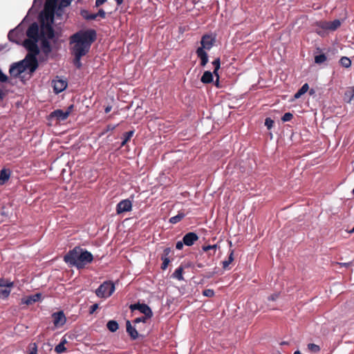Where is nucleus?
<instances>
[{
  "mask_svg": "<svg viewBox=\"0 0 354 354\" xmlns=\"http://www.w3.org/2000/svg\"><path fill=\"white\" fill-rule=\"evenodd\" d=\"M96 39V31L93 29L80 30L70 37V43L73 44L71 50L74 56L73 64L78 69L82 66L81 58L86 55L91 46Z\"/></svg>",
  "mask_w": 354,
  "mask_h": 354,
  "instance_id": "f257e3e1",
  "label": "nucleus"
},
{
  "mask_svg": "<svg viewBox=\"0 0 354 354\" xmlns=\"http://www.w3.org/2000/svg\"><path fill=\"white\" fill-rule=\"evenodd\" d=\"M64 260L66 263L75 266L77 269H82L93 261V254L82 249L79 246L75 247L64 257Z\"/></svg>",
  "mask_w": 354,
  "mask_h": 354,
  "instance_id": "f03ea898",
  "label": "nucleus"
},
{
  "mask_svg": "<svg viewBox=\"0 0 354 354\" xmlns=\"http://www.w3.org/2000/svg\"><path fill=\"white\" fill-rule=\"evenodd\" d=\"M54 21V11H48L46 12L44 19H41L40 25V38H47L53 39L55 37V30L53 28Z\"/></svg>",
  "mask_w": 354,
  "mask_h": 354,
  "instance_id": "7ed1b4c3",
  "label": "nucleus"
},
{
  "mask_svg": "<svg viewBox=\"0 0 354 354\" xmlns=\"http://www.w3.org/2000/svg\"><path fill=\"white\" fill-rule=\"evenodd\" d=\"M115 291V285L110 281L102 283L95 290L96 295L100 298L109 297Z\"/></svg>",
  "mask_w": 354,
  "mask_h": 354,
  "instance_id": "20e7f679",
  "label": "nucleus"
},
{
  "mask_svg": "<svg viewBox=\"0 0 354 354\" xmlns=\"http://www.w3.org/2000/svg\"><path fill=\"white\" fill-rule=\"evenodd\" d=\"M37 39H26L23 45L28 51L27 55L37 56L39 53V49L37 45Z\"/></svg>",
  "mask_w": 354,
  "mask_h": 354,
  "instance_id": "39448f33",
  "label": "nucleus"
},
{
  "mask_svg": "<svg viewBox=\"0 0 354 354\" xmlns=\"http://www.w3.org/2000/svg\"><path fill=\"white\" fill-rule=\"evenodd\" d=\"M21 62L24 63L25 71L28 69L30 74L34 73L38 67L37 56L26 55L25 59Z\"/></svg>",
  "mask_w": 354,
  "mask_h": 354,
  "instance_id": "423d86ee",
  "label": "nucleus"
},
{
  "mask_svg": "<svg viewBox=\"0 0 354 354\" xmlns=\"http://www.w3.org/2000/svg\"><path fill=\"white\" fill-rule=\"evenodd\" d=\"M215 41V37L212 36V35L205 34L201 38V46L200 48H202L203 50H210L214 45Z\"/></svg>",
  "mask_w": 354,
  "mask_h": 354,
  "instance_id": "0eeeda50",
  "label": "nucleus"
},
{
  "mask_svg": "<svg viewBox=\"0 0 354 354\" xmlns=\"http://www.w3.org/2000/svg\"><path fill=\"white\" fill-rule=\"evenodd\" d=\"M28 39H40V29L38 24L34 22L30 24L26 31Z\"/></svg>",
  "mask_w": 354,
  "mask_h": 354,
  "instance_id": "6e6552de",
  "label": "nucleus"
},
{
  "mask_svg": "<svg viewBox=\"0 0 354 354\" xmlns=\"http://www.w3.org/2000/svg\"><path fill=\"white\" fill-rule=\"evenodd\" d=\"M130 309L133 311L138 310L141 313L147 315V317H152L153 313L150 307L145 304H134L130 306Z\"/></svg>",
  "mask_w": 354,
  "mask_h": 354,
  "instance_id": "1a4fd4ad",
  "label": "nucleus"
},
{
  "mask_svg": "<svg viewBox=\"0 0 354 354\" xmlns=\"http://www.w3.org/2000/svg\"><path fill=\"white\" fill-rule=\"evenodd\" d=\"M132 209V203L129 199L122 200L116 206V212L120 214L123 212H130Z\"/></svg>",
  "mask_w": 354,
  "mask_h": 354,
  "instance_id": "9d476101",
  "label": "nucleus"
},
{
  "mask_svg": "<svg viewBox=\"0 0 354 354\" xmlns=\"http://www.w3.org/2000/svg\"><path fill=\"white\" fill-rule=\"evenodd\" d=\"M24 63L22 62L12 64L9 69V73L10 75L17 77L20 74L24 73L25 71V67L24 66Z\"/></svg>",
  "mask_w": 354,
  "mask_h": 354,
  "instance_id": "9b49d317",
  "label": "nucleus"
},
{
  "mask_svg": "<svg viewBox=\"0 0 354 354\" xmlns=\"http://www.w3.org/2000/svg\"><path fill=\"white\" fill-rule=\"evenodd\" d=\"M54 326L57 328L64 326L66 322V318L63 311H58L53 313Z\"/></svg>",
  "mask_w": 354,
  "mask_h": 354,
  "instance_id": "f8f14e48",
  "label": "nucleus"
},
{
  "mask_svg": "<svg viewBox=\"0 0 354 354\" xmlns=\"http://www.w3.org/2000/svg\"><path fill=\"white\" fill-rule=\"evenodd\" d=\"M54 92L55 93H59L64 91L67 87V82L64 80L56 79L52 82Z\"/></svg>",
  "mask_w": 354,
  "mask_h": 354,
  "instance_id": "ddd939ff",
  "label": "nucleus"
},
{
  "mask_svg": "<svg viewBox=\"0 0 354 354\" xmlns=\"http://www.w3.org/2000/svg\"><path fill=\"white\" fill-rule=\"evenodd\" d=\"M21 36V30L19 28V27H17L16 28L9 31L8 38L12 42L19 44Z\"/></svg>",
  "mask_w": 354,
  "mask_h": 354,
  "instance_id": "4468645a",
  "label": "nucleus"
},
{
  "mask_svg": "<svg viewBox=\"0 0 354 354\" xmlns=\"http://www.w3.org/2000/svg\"><path fill=\"white\" fill-rule=\"evenodd\" d=\"M185 245L192 246L198 239V235L194 232H188L183 238Z\"/></svg>",
  "mask_w": 354,
  "mask_h": 354,
  "instance_id": "2eb2a0df",
  "label": "nucleus"
},
{
  "mask_svg": "<svg viewBox=\"0 0 354 354\" xmlns=\"http://www.w3.org/2000/svg\"><path fill=\"white\" fill-rule=\"evenodd\" d=\"M196 53L197 57L201 59V65L205 66L208 62V55L205 50H203L202 48H198Z\"/></svg>",
  "mask_w": 354,
  "mask_h": 354,
  "instance_id": "dca6fc26",
  "label": "nucleus"
},
{
  "mask_svg": "<svg viewBox=\"0 0 354 354\" xmlns=\"http://www.w3.org/2000/svg\"><path fill=\"white\" fill-rule=\"evenodd\" d=\"M41 297V293H36L32 295L28 296L22 299V304L26 305H32V304L38 301Z\"/></svg>",
  "mask_w": 354,
  "mask_h": 354,
  "instance_id": "f3484780",
  "label": "nucleus"
},
{
  "mask_svg": "<svg viewBox=\"0 0 354 354\" xmlns=\"http://www.w3.org/2000/svg\"><path fill=\"white\" fill-rule=\"evenodd\" d=\"M50 116L56 118L59 121H63L68 118V112H65V111L62 109H57L51 113Z\"/></svg>",
  "mask_w": 354,
  "mask_h": 354,
  "instance_id": "a211bd4d",
  "label": "nucleus"
},
{
  "mask_svg": "<svg viewBox=\"0 0 354 354\" xmlns=\"http://www.w3.org/2000/svg\"><path fill=\"white\" fill-rule=\"evenodd\" d=\"M127 332L132 339H136L138 337V333L137 330L131 325L130 321L126 322Z\"/></svg>",
  "mask_w": 354,
  "mask_h": 354,
  "instance_id": "6ab92c4d",
  "label": "nucleus"
},
{
  "mask_svg": "<svg viewBox=\"0 0 354 354\" xmlns=\"http://www.w3.org/2000/svg\"><path fill=\"white\" fill-rule=\"evenodd\" d=\"M10 174L9 169L3 168L0 171V185H4L9 180Z\"/></svg>",
  "mask_w": 354,
  "mask_h": 354,
  "instance_id": "aec40b11",
  "label": "nucleus"
},
{
  "mask_svg": "<svg viewBox=\"0 0 354 354\" xmlns=\"http://www.w3.org/2000/svg\"><path fill=\"white\" fill-rule=\"evenodd\" d=\"M41 48L45 54H49L52 51V48L49 42V39L41 38Z\"/></svg>",
  "mask_w": 354,
  "mask_h": 354,
  "instance_id": "412c9836",
  "label": "nucleus"
},
{
  "mask_svg": "<svg viewBox=\"0 0 354 354\" xmlns=\"http://www.w3.org/2000/svg\"><path fill=\"white\" fill-rule=\"evenodd\" d=\"M213 72H210L209 71H206L204 72L203 75L201 78V81L203 84H209L213 82Z\"/></svg>",
  "mask_w": 354,
  "mask_h": 354,
  "instance_id": "4be33fe9",
  "label": "nucleus"
},
{
  "mask_svg": "<svg viewBox=\"0 0 354 354\" xmlns=\"http://www.w3.org/2000/svg\"><path fill=\"white\" fill-rule=\"evenodd\" d=\"M354 97V86L348 88L344 93V100L347 102H351Z\"/></svg>",
  "mask_w": 354,
  "mask_h": 354,
  "instance_id": "5701e85b",
  "label": "nucleus"
},
{
  "mask_svg": "<svg viewBox=\"0 0 354 354\" xmlns=\"http://www.w3.org/2000/svg\"><path fill=\"white\" fill-rule=\"evenodd\" d=\"M183 273V266H179L172 274L171 277L178 279V281H184Z\"/></svg>",
  "mask_w": 354,
  "mask_h": 354,
  "instance_id": "b1692460",
  "label": "nucleus"
},
{
  "mask_svg": "<svg viewBox=\"0 0 354 354\" xmlns=\"http://www.w3.org/2000/svg\"><path fill=\"white\" fill-rule=\"evenodd\" d=\"M309 88V86L307 83L303 84V86L295 93L294 95L295 99L301 97L304 93H306Z\"/></svg>",
  "mask_w": 354,
  "mask_h": 354,
  "instance_id": "393cba45",
  "label": "nucleus"
},
{
  "mask_svg": "<svg viewBox=\"0 0 354 354\" xmlns=\"http://www.w3.org/2000/svg\"><path fill=\"white\" fill-rule=\"evenodd\" d=\"M185 216V213L179 212L177 215L172 216L169 218V222L172 224H176L180 222Z\"/></svg>",
  "mask_w": 354,
  "mask_h": 354,
  "instance_id": "a878e982",
  "label": "nucleus"
},
{
  "mask_svg": "<svg viewBox=\"0 0 354 354\" xmlns=\"http://www.w3.org/2000/svg\"><path fill=\"white\" fill-rule=\"evenodd\" d=\"M134 134V131H129L123 134V140L121 143V147H124L133 137Z\"/></svg>",
  "mask_w": 354,
  "mask_h": 354,
  "instance_id": "bb28decb",
  "label": "nucleus"
},
{
  "mask_svg": "<svg viewBox=\"0 0 354 354\" xmlns=\"http://www.w3.org/2000/svg\"><path fill=\"white\" fill-rule=\"evenodd\" d=\"M106 327L111 332L113 333V332H115L118 329L119 325L116 321L110 320L108 322V323L106 324Z\"/></svg>",
  "mask_w": 354,
  "mask_h": 354,
  "instance_id": "cd10ccee",
  "label": "nucleus"
},
{
  "mask_svg": "<svg viewBox=\"0 0 354 354\" xmlns=\"http://www.w3.org/2000/svg\"><path fill=\"white\" fill-rule=\"evenodd\" d=\"M66 343V340L64 339L62 340L59 344H58L55 348V351L57 353H62L66 351V348L65 347V344Z\"/></svg>",
  "mask_w": 354,
  "mask_h": 354,
  "instance_id": "c85d7f7f",
  "label": "nucleus"
},
{
  "mask_svg": "<svg viewBox=\"0 0 354 354\" xmlns=\"http://www.w3.org/2000/svg\"><path fill=\"white\" fill-rule=\"evenodd\" d=\"M81 15L86 20H94L97 18L96 14L89 13L88 11L83 10L81 11Z\"/></svg>",
  "mask_w": 354,
  "mask_h": 354,
  "instance_id": "c756f323",
  "label": "nucleus"
},
{
  "mask_svg": "<svg viewBox=\"0 0 354 354\" xmlns=\"http://www.w3.org/2000/svg\"><path fill=\"white\" fill-rule=\"evenodd\" d=\"M234 261V251L231 250L227 260L223 261V268L225 270L228 269L229 265Z\"/></svg>",
  "mask_w": 354,
  "mask_h": 354,
  "instance_id": "7c9ffc66",
  "label": "nucleus"
},
{
  "mask_svg": "<svg viewBox=\"0 0 354 354\" xmlns=\"http://www.w3.org/2000/svg\"><path fill=\"white\" fill-rule=\"evenodd\" d=\"M14 286V283L9 279L4 278H0V287L12 288Z\"/></svg>",
  "mask_w": 354,
  "mask_h": 354,
  "instance_id": "2f4dec72",
  "label": "nucleus"
},
{
  "mask_svg": "<svg viewBox=\"0 0 354 354\" xmlns=\"http://www.w3.org/2000/svg\"><path fill=\"white\" fill-rule=\"evenodd\" d=\"M218 248L217 244L214 245H203L202 250L203 252H208L212 250V255H214Z\"/></svg>",
  "mask_w": 354,
  "mask_h": 354,
  "instance_id": "473e14b6",
  "label": "nucleus"
},
{
  "mask_svg": "<svg viewBox=\"0 0 354 354\" xmlns=\"http://www.w3.org/2000/svg\"><path fill=\"white\" fill-rule=\"evenodd\" d=\"M339 64L344 68H349L351 66V61L347 57H342L339 60Z\"/></svg>",
  "mask_w": 354,
  "mask_h": 354,
  "instance_id": "72a5a7b5",
  "label": "nucleus"
},
{
  "mask_svg": "<svg viewBox=\"0 0 354 354\" xmlns=\"http://www.w3.org/2000/svg\"><path fill=\"white\" fill-rule=\"evenodd\" d=\"M213 66H214V69L213 71V73L216 77H218V71L221 66V61L219 58H216L212 62Z\"/></svg>",
  "mask_w": 354,
  "mask_h": 354,
  "instance_id": "f704fd0d",
  "label": "nucleus"
},
{
  "mask_svg": "<svg viewBox=\"0 0 354 354\" xmlns=\"http://www.w3.org/2000/svg\"><path fill=\"white\" fill-rule=\"evenodd\" d=\"M342 22L339 19H335L333 21H330V30H337L340 26Z\"/></svg>",
  "mask_w": 354,
  "mask_h": 354,
  "instance_id": "c9c22d12",
  "label": "nucleus"
},
{
  "mask_svg": "<svg viewBox=\"0 0 354 354\" xmlns=\"http://www.w3.org/2000/svg\"><path fill=\"white\" fill-rule=\"evenodd\" d=\"M308 349L311 352V353H318L319 351H320V347L319 346L315 344H313V343H310L308 344Z\"/></svg>",
  "mask_w": 354,
  "mask_h": 354,
  "instance_id": "e433bc0d",
  "label": "nucleus"
},
{
  "mask_svg": "<svg viewBox=\"0 0 354 354\" xmlns=\"http://www.w3.org/2000/svg\"><path fill=\"white\" fill-rule=\"evenodd\" d=\"M327 59L324 54H320L315 57V62L318 64L324 63Z\"/></svg>",
  "mask_w": 354,
  "mask_h": 354,
  "instance_id": "4c0bfd02",
  "label": "nucleus"
},
{
  "mask_svg": "<svg viewBox=\"0 0 354 354\" xmlns=\"http://www.w3.org/2000/svg\"><path fill=\"white\" fill-rule=\"evenodd\" d=\"M318 26L324 30H330V21H322L318 23Z\"/></svg>",
  "mask_w": 354,
  "mask_h": 354,
  "instance_id": "58836bf2",
  "label": "nucleus"
},
{
  "mask_svg": "<svg viewBox=\"0 0 354 354\" xmlns=\"http://www.w3.org/2000/svg\"><path fill=\"white\" fill-rule=\"evenodd\" d=\"M151 317H147V315H145L144 316H142L140 317H138V318H136L134 320H133V323L134 324H138L140 322H143V323H146L147 321L150 319Z\"/></svg>",
  "mask_w": 354,
  "mask_h": 354,
  "instance_id": "ea45409f",
  "label": "nucleus"
},
{
  "mask_svg": "<svg viewBox=\"0 0 354 354\" xmlns=\"http://www.w3.org/2000/svg\"><path fill=\"white\" fill-rule=\"evenodd\" d=\"M203 295L207 297H213L214 291L212 289H205L203 291Z\"/></svg>",
  "mask_w": 354,
  "mask_h": 354,
  "instance_id": "a19ab883",
  "label": "nucleus"
},
{
  "mask_svg": "<svg viewBox=\"0 0 354 354\" xmlns=\"http://www.w3.org/2000/svg\"><path fill=\"white\" fill-rule=\"evenodd\" d=\"M161 260L162 261V263L161 265V269L165 270L167 268V267L170 263V259H169V258H164V259H161Z\"/></svg>",
  "mask_w": 354,
  "mask_h": 354,
  "instance_id": "79ce46f5",
  "label": "nucleus"
},
{
  "mask_svg": "<svg viewBox=\"0 0 354 354\" xmlns=\"http://www.w3.org/2000/svg\"><path fill=\"white\" fill-rule=\"evenodd\" d=\"M171 253V250L170 248H166L163 250V253L161 256V259L164 258H169V255Z\"/></svg>",
  "mask_w": 354,
  "mask_h": 354,
  "instance_id": "37998d69",
  "label": "nucleus"
},
{
  "mask_svg": "<svg viewBox=\"0 0 354 354\" xmlns=\"http://www.w3.org/2000/svg\"><path fill=\"white\" fill-rule=\"evenodd\" d=\"M30 351L29 354H37V345L36 343H32L30 345Z\"/></svg>",
  "mask_w": 354,
  "mask_h": 354,
  "instance_id": "c03bdc74",
  "label": "nucleus"
},
{
  "mask_svg": "<svg viewBox=\"0 0 354 354\" xmlns=\"http://www.w3.org/2000/svg\"><path fill=\"white\" fill-rule=\"evenodd\" d=\"M293 115L290 113H286L283 117L281 118V120L283 122H288L290 121L292 118Z\"/></svg>",
  "mask_w": 354,
  "mask_h": 354,
  "instance_id": "a18cd8bd",
  "label": "nucleus"
},
{
  "mask_svg": "<svg viewBox=\"0 0 354 354\" xmlns=\"http://www.w3.org/2000/svg\"><path fill=\"white\" fill-rule=\"evenodd\" d=\"M1 294L3 296V297L7 298L10 294V289H1L0 290Z\"/></svg>",
  "mask_w": 354,
  "mask_h": 354,
  "instance_id": "49530a36",
  "label": "nucleus"
},
{
  "mask_svg": "<svg viewBox=\"0 0 354 354\" xmlns=\"http://www.w3.org/2000/svg\"><path fill=\"white\" fill-rule=\"evenodd\" d=\"M211 266V262L206 261L205 263H202L197 261L196 262V266L199 268H204L205 266Z\"/></svg>",
  "mask_w": 354,
  "mask_h": 354,
  "instance_id": "de8ad7c7",
  "label": "nucleus"
},
{
  "mask_svg": "<svg viewBox=\"0 0 354 354\" xmlns=\"http://www.w3.org/2000/svg\"><path fill=\"white\" fill-rule=\"evenodd\" d=\"M97 17H100L102 19L106 17V13L103 9H100L97 13H95Z\"/></svg>",
  "mask_w": 354,
  "mask_h": 354,
  "instance_id": "09e8293b",
  "label": "nucleus"
},
{
  "mask_svg": "<svg viewBox=\"0 0 354 354\" xmlns=\"http://www.w3.org/2000/svg\"><path fill=\"white\" fill-rule=\"evenodd\" d=\"M8 81V77L0 70V82H6Z\"/></svg>",
  "mask_w": 354,
  "mask_h": 354,
  "instance_id": "8fccbe9b",
  "label": "nucleus"
},
{
  "mask_svg": "<svg viewBox=\"0 0 354 354\" xmlns=\"http://www.w3.org/2000/svg\"><path fill=\"white\" fill-rule=\"evenodd\" d=\"M97 308H98L97 304H95L91 306L90 309H89L90 314H93Z\"/></svg>",
  "mask_w": 354,
  "mask_h": 354,
  "instance_id": "3c124183",
  "label": "nucleus"
},
{
  "mask_svg": "<svg viewBox=\"0 0 354 354\" xmlns=\"http://www.w3.org/2000/svg\"><path fill=\"white\" fill-rule=\"evenodd\" d=\"M274 121L272 119L267 118V129H270L272 127Z\"/></svg>",
  "mask_w": 354,
  "mask_h": 354,
  "instance_id": "603ef678",
  "label": "nucleus"
},
{
  "mask_svg": "<svg viewBox=\"0 0 354 354\" xmlns=\"http://www.w3.org/2000/svg\"><path fill=\"white\" fill-rule=\"evenodd\" d=\"M183 245H185L184 243H183V241H178L176 243V248L177 250H182L183 248Z\"/></svg>",
  "mask_w": 354,
  "mask_h": 354,
  "instance_id": "864d4df0",
  "label": "nucleus"
},
{
  "mask_svg": "<svg viewBox=\"0 0 354 354\" xmlns=\"http://www.w3.org/2000/svg\"><path fill=\"white\" fill-rule=\"evenodd\" d=\"M71 1L72 0H62L61 6L66 7L71 4Z\"/></svg>",
  "mask_w": 354,
  "mask_h": 354,
  "instance_id": "5fc2aeb1",
  "label": "nucleus"
},
{
  "mask_svg": "<svg viewBox=\"0 0 354 354\" xmlns=\"http://www.w3.org/2000/svg\"><path fill=\"white\" fill-rule=\"evenodd\" d=\"M106 1V0H95V6L99 7L103 3H104Z\"/></svg>",
  "mask_w": 354,
  "mask_h": 354,
  "instance_id": "6e6d98bb",
  "label": "nucleus"
},
{
  "mask_svg": "<svg viewBox=\"0 0 354 354\" xmlns=\"http://www.w3.org/2000/svg\"><path fill=\"white\" fill-rule=\"evenodd\" d=\"M73 109H74V105L73 104H71L70 106H68L67 107V109L65 111V112H68V115H69L70 113L73 111Z\"/></svg>",
  "mask_w": 354,
  "mask_h": 354,
  "instance_id": "4d7b16f0",
  "label": "nucleus"
},
{
  "mask_svg": "<svg viewBox=\"0 0 354 354\" xmlns=\"http://www.w3.org/2000/svg\"><path fill=\"white\" fill-rule=\"evenodd\" d=\"M116 127V125H113V124H108L106 126V131H113L115 129Z\"/></svg>",
  "mask_w": 354,
  "mask_h": 354,
  "instance_id": "13d9d810",
  "label": "nucleus"
},
{
  "mask_svg": "<svg viewBox=\"0 0 354 354\" xmlns=\"http://www.w3.org/2000/svg\"><path fill=\"white\" fill-rule=\"evenodd\" d=\"M214 85L217 88H221L220 83H219V75H218V77H216V80L214 82Z\"/></svg>",
  "mask_w": 354,
  "mask_h": 354,
  "instance_id": "bf43d9fd",
  "label": "nucleus"
},
{
  "mask_svg": "<svg viewBox=\"0 0 354 354\" xmlns=\"http://www.w3.org/2000/svg\"><path fill=\"white\" fill-rule=\"evenodd\" d=\"M111 109H112V106H107L105 108V109H104L105 113H109V112L111 111Z\"/></svg>",
  "mask_w": 354,
  "mask_h": 354,
  "instance_id": "052dcab7",
  "label": "nucleus"
},
{
  "mask_svg": "<svg viewBox=\"0 0 354 354\" xmlns=\"http://www.w3.org/2000/svg\"><path fill=\"white\" fill-rule=\"evenodd\" d=\"M278 297V295H274L270 296L268 299L269 300L274 301Z\"/></svg>",
  "mask_w": 354,
  "mask_h": 354,
  "instance_id": "680f3d73",
  "label": "nucleus"
},
{
  "mask_svg": "<svg viewBox=\"0 0 354 354\" xmlns=\"http://www.w3.org/2000/svg\"><path fill=\"white\" fill-rule=\"evenodd\" d=\"M115 1H116V3L118 6H120L123 3L124 0H115Z\"/></svg>",
  "mask_w": 354,
  "mask_h": 354,
  "instance_id": "e2e57ef3",
  "label": "nucleus"
},
{
  "mask_svg": "<svg viewBox=\"0 0 354 354\" xmlns=\"http://www.w3.org/2000/svg\"><path fill=\"white\" fill-rule=\"evenodd\" d=\"M207 252V255L209 257L214 256V255H212V250L208 251Z\"/></svg>",
  "mask_w": 354,
  "mask_h": 354,
  "instance_id": "0e129e2a",
  "label": "nucleus"
},
{
  "mask_svg": "<svg viewBox=\"0 0 354 354\" xmlns=\"http://www.w3.org/2000/svg\"><path fill=\"white\" fill-rule=\"evenodd\" d=\"M3 93L1 89H0V98L2 99L3 97Z\"/></svg>",
  "mask_w": 354,
  "mask_h": 354,
  "instance_id": "69168bd1",
  "label": "nucleus"
},
{
  "mask_svg": "<svg viewBox=\"0 0 354 354\" xmlns=\"http://www.w3.org/2000/svg\"><path fill=\"white\" fill-rule=\"evenodd\" d=\"M294 354H301V353L299 351H296L294 352Z\"/></svg>",
  "mask_w": 354,
  "mask_h": 354,
  "instance_id": "338daca9",
  "label": "nucleus"
},
{
  "mask_svg": "<svg viewBox=\"0 0 354 354\" xmlns=\"http://www.w3.org/2000/svg\"><path fill=\"white\" fill-rule=\"evenodd\" d=\"M354 232V226H353V228L350 231V233H353Z\"/></svg>",
  "mask_w": 354,
  "mask_h": 354,
  "instance_id": "774afa93",
  "label": "nucleus"
}]
</instances>
